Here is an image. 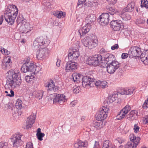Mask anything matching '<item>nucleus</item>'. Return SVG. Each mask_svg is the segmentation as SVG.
Wrapping results in <instances>:
<instances>
[{
  "instance_id": "nucleus-1",
  "label": "nucleus",
  "mask_w": 148,
  "mask_h": 148,
  "mask_svg": "<svg viewBox=\"0 0 148 148\" xmlns=\"http://www.w3.org/2000/svg\"><path fill=\"white\" fill-rule=\"evenodd\" d=\"M6 76V84L5 86L6 88H14L21 84V80L19 72L15 73L14 71L10 70L7 73Z\"/></svg>"
},
{
  "instance_id": "nucleus-2",
  "label": "nucleus",
  "mask_w": 148,
  "mask_h": 148,
  "mask_svg": "<svg viewBox=\"0 0 148 148\" xmlns=\"http://www.w3.org/2000/svg\"><path fill=\"white\" fill-rule=\"evenodd\" d=\"M82 42L84 46L92 49L97 46L98 40L97 37L92 34L85 37L82 40Z\"/></svg>"
},
{
  "instance_id": "nucleus-3",
  "label": "nucleus",
  "mask_w": 148,
  "mask_h": 148,
  "mask_svg": "<svg viewBox=\"0 0 148 148\" xmlns=\"http://www.w3.org/2000/svg\"><path fill=\"white\" fill-rule=\"evenodd\" d=\"M13 8H14L10 12L8 11L5 13L3 16L5 21L10 25L14 23L18 13V10L17 7L14 5Z\"/></svg>"
},
{
  "instance_id": "nucleus-4",
  "label": "nucleus",
  "mask_w": 148,
  "mask_h": 148,
  "mask_svg": "<svg viewBox=\"0 0 148 148\" xmlns=\"http://www.w3.org/2000/svg\"><path fill=\"white\" fill-rule=\"evenodd\" d=\"M36 66L33 63L27 62L24 63L21 68V71L23 73L31 72L36 73Z\"/></svg>"
},
{
  "instance_id": "nucleus-5",
  "label": "nucleus",
  "mask_w": 148,
  "mask_h": 148,
  "mask_svg": "<svg viewBox=\"0 0 148 148\" xmlns=\"http://www.w3.org/2000/svg\"><path fill=\"white\" fill-rule=\"evenodd\" d=\"M107 64L106 66L107 72L110 74L114 73L120 66V64L117 61L114 60L110 64Z\"/></svg>"
},
{
  "instance_id": "nucleus-6",
  "label": "nucleus",
  "mask_w": 148,
  "mask_h": 148,
  "mask_svg": "<svg viewBox=\"0 0 148 148\" xmlns=\"http://www.w3.org/2000/svg\"><path fill=\"white\" fill-rule=\"evenodd\" d=\"M83 86L85 88H88L90 87H92L95 84L94 79L88 76L83 77L82 78Z\"/></svg>"
},
{
  "instance_id": "nucleus-7",
  "label": "nucleus",
  "mask_w": 148,
  "mask_h": 148,
  "mask_svg": "<svg viewBox=\"0 0 148 148\" xmlns=\"http://www.w3.org/2000/svg\"><path fill=\"white\" fill-rule=\"evenodd\" d=\"M49 51L47 48H40L36 52L37 58L39 60H42L49 56Z\"/></svg>"
},
{
  "instance_id": "nucleus-8",
  "label": "nucleus",
  "mask_w": 148,
  "mask_h": 148,
  "mask_svg": "<svg viewBox=\"0 0 148 148\" xmlns=\"http://www.w3.org/2000/svg\"><path fill=\"white\" fill-rule=\"evenodd\" d=\"M22 136L21 134L17 133L11 136L10 139L14 147H17L20 145V143L22 142L21 139Z\"/></svg>"
},
{
  "instance_id": "nucleus-9",
  "label": "nucleus",
  "mask_w": 148,
  "mask_h": 148,
  "mask_svg": "<svg viewBox=\"0 0 148 148\" xmlns=\"http://www.w3.org/2000/svg\"><path fill=\"white\" fill-rule=\"evenodd\" d=\"M79 55V49H75L74 48L69 50L68 55L69 60L72 61L77 59Z\"/></svg>"
},
{
  "instance_id": "nucleus-10",
  "label": "nucleus",
  "mask_w": 148,
  "mask_h": 148,
  "mask_svg": "<svg viewBox=\"0 0 148 148\" xmlns=\"http://www.w3.org/2000/svg\"><path fill=\"white\" fill-rule=\"evenodd\" d=\"M67 101L66 97L63 94H58L54 97L53 102V103H57L61 105H63Z\"/></svg>"
},
{
  "instance_id": "nucleus-11",
  "label": "nucleus",
  "mask_w": 148,
  "mask_h": 148,
  "mask_svg": "<svg viewBox=\"0 0 148 148\" xmlns=\"http://www.w3.org/2000/svg\"><path fill=\"white\" fill-rule=\"evenodd\" d=\"M109 110L108 108L103 106L99 111L97 119L102 121H105L104 119L107 118Z\"/></svg>"
},
{
  "instance_id": "nucleus-12",
  "label": "nucleus",
  "mask_w": 148,
  "mask_h": 148,
  "mask_svg": "<svg viewBox=\"0 0 148 148\" xmlns=\"http://www.w3.org/2000/svg\"><path fill=\"white\" fill-rule=\"evenodd\" d=\"M110 17V15L108 13L102 14L99 17V23L103 26L108 25L109 22Z\"/></svg>"
},
{
  "instance_id": "nucleus-13",
  "label": "nucleus",
  "mask_w": 148,
  "mask_h": 148,
  "mask_svg": "<svg viewBox=\"0 0 148 148\" xmlns=\"http://www.w3.org/2000/svg\"><path fill=\"white\" fill-rule=\"evenodd\" d=\"M72 60H69L68 62L65 66V70L66 72H72L75 71L77 68V63Z\"/></svg>"
},
{
  "instance_id": "nucleus-14",
  "label": "nucleus",
  "mask_w": 148,
  "mask_h": 148,
  "mask_svg": "<svg viewBox=\"0 0 148 148\" xmlns=\"http://www.w3.org/2000/svg\"><path fill=\"white\" fill-rule=\"evenodd\" d=\"M141 49L138 47H131L128 51V53L131 56L138 57L141 55Z\"/></svg>"
},
{
  "instance_id": "nucleus-15",
  "label": "nucleus",
  "mask_w": 148,
  "mask_h": 148,
  "mask_svg": "<svg viewBox=\"0 0 148 148\" xmlns=\"http://www.w3.org/2000/svg\"><path fill=\"white\" fill-rule=\"evenodd\" d=\"M110 27L114 31H119L120 30L123 24L122 21L120 20H113L110 23Z\"/></svg>"
},
{
  "instance_id": "nucleus-16",
  "label": "nucleus",
  "mask_w": 148,
  "mask_h": 148,
  "mask_svg": "<svg viewBox=\"0 0 148 148\" xmlns=\"http://www.w3.org/2000/svg\"><path fill=\"white\" fill-rule=\"evenodd\" d=\"M2 66L4 69H10L12 65L11 57L7 56L2 61Z\"/></svg>"
},
{
  "instance_id": "nucleus-17",
  "label": "nucleus",
  "mask_w": 148,
  "mask_h": 148,
  "mask_svg": "<svg viewBox=\"0 0 148 148\" xmlns=\"http://www.w3.org/2000/svg\"><path fill=\"white\" fill-rule=\"evenodd\" d=\"M33 29L32 25H30L29 22H26L25 24L21 26L19 29V31L22 33H27Z\"/></svg>"
},
{
  "instance_id": "nucleus-18",
  "label": "nucleus",
  "mask_w": 148,
  "mask_h": 148,
  "mask_svg": "<svg viewBox=\"0 0 148 148\" xmlns=\"http://www.w3.org/2000/svg\"><path fill=\"white\" fill-rule=\"evenodd\" d=\"M36 40V41L38 42L41 46L44 45L47 46L50 43V40L46 36L38 37Z\"/></svg>"
},
{
  "instance_id": "nucleus-19",
  "label": "nucleus",
  "mask_w": 148,
  "mask_h": 148,
  "mask_svg": "<svg viewBox=\"0 0 148 148\" xmlns=\"http://www.w3.org/2000/svg\"><path fill=\"white\" fill-rule=\"evenodd\" d=\"M36 118V115L34 114H32L27 118L26 126L27 129H28L31 127L35 122Z\"/></svg>"
},
{
  "instance_id": "nucleus-20",
  "label": "nucleus",
  "mask_w": 148,
  "mask_h": 148,
  "mask_svg": "<svg viewBox=\"0 0 148 148\" xmlns=\"http://www.w3.org/2000/svg\"><path fill=\"white\" fill-rule=\"evenodd\" d=\"M36 118V115L34 114H32L27 118L26 126L27 129H28L31 127L35 122Z\"/></svg>"
},
{
  "instance_id": "nucleus-21",
  "label": "nucleus",
  "mask_w": 148,
  "mask_h": 148,
  "mask_svg": "<svg viewBox=\"0 0 148 148\" xmlns=\"http://www.w3.org/2000/svg\"><path fill=\"white\" fill-rule=\"evenodd\" d=\"M91 27L90 25H88L86 24L82 27L80 28L78 31V32L80 37L85 35L89 32L91 28Z\"/></svg>"
},
{
  "instance_id": "nucleus-22",
  "label": "nucleus",
  "mask_w": 148,
  "mask_h": 148,
  "mask_svg": "<svg viewBox=\"0 0 148 148\" xmlns=\"http://www.w3.org/2000/svg\"><path fill=\"white\" fill-rule=\"evenodd\" d=\"M95 61L97 66H99L101 67H105L106 64L102 62V58L100 55H95Z\"/></svg>"
},
{
  "instance_id": "nucleus-23",
  "label": "nucleus",
  "mask_w": 148,
  "mask_h": 148,
  "mask_svg": "<svg viewBox=\"0 0 148 148\" xmlns=\"http://www.w3.org/2000/svg\"><path fill=\"white\" fill-rule=\"evenodd\" d=\"M45 86L47 88V90L49 91L53 90L55 92L56 91L57 86H55L54 83L52 80H50L46 83Z\"/></svg>"
},
{
  "instance_id": "nucleus-24",
  "label": "nucleus",
  "mask_w": 148,
  "mask_h": 148,
  "mask_svg": "<svg viewBox=\"0 0 148 148\" xmlns=\"http://www.w3.org/2000/svg\"><path fill=\"white\" fill-rule=\"evenodd\" d=\"M140 59L144 64L148 65V49L143 52L140 55Z\"/></svg>"
},
{
  "instance_id": "nucleus-25",
  "label": "nucleus",
  "mask_w": 148,
  "mask_h": 148,
  "mask_svg": "<svg viewBox=\"0 0 148 148\" xmlns=\"http://www.w3.org/2000/svg\"><path fill=\"white\" fill-rule=\"evenodd\" d=\"M96 20V17L95 15L90 14L87 15L86 17L85 22L86 25L91 26V24L95 22Z\"/></svg>"
},
{
  "instance_id": "nucleus-26",
  "label": "nucleus",
  "mask_w": 148,
  "mask_h": 148,
  "mask_svg": "<svg viewBox=\"0 0 148 148\" xmlns=\"http://www.w3.org/2000/svg\"><path fill=\"white\" fill-rule=\"evenodd\" d=\"M106 123L105 121H102L98 119L97 121H95L93 123V126L98 129H100L104 126Z\"/></svg>"
},
{
  "instance_id": "nucleus-27",
  "label": "nucleus",
  "mask_w": 148,
  "mask_h": 148,
  "mask_svg": "<svg viewBox=\"0 0 148 148\" xmlns=\"http://www.w3.org/2000/svg\"><path fill=\"white\" fill-rule=\"evenodd\" d=\"M130 142L133 143L136 146L138 145L140 140L139 137H136L133 134H132L130 135Z\"/></svg>"
},
{
  "instance_id": "nucleus-28",
  "label": "nucleus",
  "mask_w": 148,
  "mask_h": 148,
  "mask_svg": "<svg viewBox=\"0 0 148 148\" xmlns=\"http://www.w3.org/2000/svg\"><path fill=\"white\" fill-rule=\"evenodd\" d=\"M95 55L92 57L88 58L86 61V64L90 66H97L95 61Z\"/></svg>"
},
{
  "instance_id": "nucleus-29",
  "label": "nucleus",
  "mask_w": 148,
  "mask_h": 148,
  "mask_svg": "<svg viewBox=\"0 0 148 148\" xmlns=\"http://www.w3.org/2000/svg\"><path fill=\"white\" fill-rule=\"evenodd\" d=\"M72 77L74 82L75 83H78L81 81L83 78V75L77 73H75L72 75Z\"/></svg>"
},
{
  "instance_id": "nucleus-30",
  "label": "nucleus",
  "mask_w": 148,
  "mask_h": 148,
  "mask_svg": "<svg viewBox=\"0 0 148 148\" xmlns=\"http://www.w3.org/2000/svg\"><path fill=\"white\" fill-rule=\"evenodd\" d=\"M137 112L136 111L133 110L126 116V117L129 120H132L136 118Z\"/></svg>"
},
{
  "instance_id": "nucleus-31",
  "label": "nucleus",
  "mask_w": 148,
  "mask_h": 148,
  "mask_svg": "<svg viewBox=\"0 0 148 148\" xmlns=\"http://www.w3.org/2000/svg\"><path fill=\"white\" fill-rule=\"evenodd\" d=\"M104 58L107 62L108 63V64H110L114 61V56L112 54L108 53L105 55Z\"/></svg>"
},
{
  "instance_id": "nucleus-32",
  "label": "nucleus",
  "mask_w": 148,
  "mask_h": 148,
  "mask_svg": "<svg viewBox=\"0 0 148 148\" xmlns=\"http://www.w3.org/2000/svg\"><path fill=\"white\" fill-rule=\"evenodd\" d=\"M134 3L132 1L128 4L127 7L124 8V10L126 12H132L134 9Z\"/></svg>"
},
{
  "instance_id": "nucleus-33",
  "label": "nucleus",
  "mask_w": 148,
  "mask_h": 148,
  "mask_svg": "<svg viewBox=\"0 0 148 148\" xmlns=\"http://www.w3.org/2000/svg\"><path fill=\"white\" fill-rule=\"evenodd\" d=\"M102 148H116L113 146L110 141L108 140L103 141Z\"/></svg>"
},
{
  "instance_id": "nucleus-34",
  "label": "nucleus",
  "mask_w": 148,
  "mask_h": 148,
  "mask_svg": "<svg viewBox=\"0 0 148 148\" xmlns=\"http://www.w3.org/2000/svg\"><path fill=\"white\" fill-rule=\"evenodd\" d=\"M74 147L75 148H86L87 145L84 142L80 140L75 144Z\"/></svg>"
},
{
  "instance_id": "nucleus-35",
  "label": "nucleus",
  "mask_w": 148,
  "mask_h": 148,
  "mask_svg": "<svg viewBox=\"0 0 148 148\" xmlns=\"http://www.w3.org/2000/svg\"><path fill=\"white\" fill-rule=\"evenodd\" d=\"M118 97V95L114 93L109 96L108 97L107 101L110 103L115 101Z\"/></svg>"
},
{
  "instance_id": "nucleus-36",
  "label": "nucleus",
  "mask_w": 148,
  "mask_h": 148,
  "mask_svg": "<svg viewBox=\"0 0 148 148\" xmlns=\"http://www.w3.org/2000/svg\"><path fill=\"white\" fill-rule=\"evenodd\" d=\"M121 17L123 20L127 21L131 19L130 15L127 13H123L121 15Z\"/></svg>"
},
{
  "instance_id": "nucleus-37",
  "label": "nucleus",
  "mask_w": 148,
  "mask_h": 148,
  "mask_svg": "<svg viewBox=\"0 0 148 148\" xmlns=\"http://www.w3.org/2000/svg\"><path fill=\"white\" fill-rule=\"evenodd\" d=\"M43 91L42 90L36 92L35 93L36 97L38 99H41L43 96Z\"/></svg>"
},
{
  "instance_id": "nucleus-38",
  "label": "nucleus",
  "mask_w": 148,
  "mask_h": 148,
  "mask_svg": "<svg viewBox=\"0 0 148 148\" xmlns=\"http://www.w3.org/2000/svg\"><path fill=\"white\" fill-rule=\"evenodd\" d=\"M108 9L111 11L110 12H109L108 13L111 16L114 15V14L117 13L118 12L116 9L112 7H109Z\"/></svg>"
},
{
  "instance_id": "nucleus-39",
  "label": "nucleus",
  "mask_w": 148,
  "mask_h": 148,
  "mask_svg": "<svg viewBox=\"0 0 148 148\" xmlns=\"http://www.w3.org/2000/svg\"><path fill=\"white\" fill-rule=\"evenodd\" d=\"M125 115L126 114L121 110L117 115L116 119L117 120H121L123 119L125 117Z\"/></svg>"
},
{
  "instance_id": "nucleus-40",
  "label": "nucleus",
  "mask_w": 148,
  "mask_h": 148,
  "mask_svg": "<svg viewBox=\"0 0 148 148\" xmlns=\"http://www.w3.org/2000/svg\"><path fill=\"white\" fill-rule=\"evenodd\" d=\"M44 8L47 10H49L51 8V4L49 2H45L43 3Z\"/></svg>"
},
{
  "instance_id": "nucleus-41",
  "label": "nucleus",
  "mask_w": 148,
  "mask_h": 148,
  "mask_svg": "<svg viewBox=\"0 0 148 148\" xmlns=\"http://www.w3.org/2000/svg\"><path fill=\"white\" fill-rule=\"evenodd\" d=\"M137 146L132 142H128L125 145V148H136Z\"/></svg>"
},
{
  "instance_id": "nucleus-42",
  "label": "nucleus",
  "mask_w": 148,
  "mask_h": 148,
  "mask_svg": "<svg viewBox=\"0 0 148 148\" xmlns=\"http://www.w3.org/2000/svg\"><path fill=\"white\" fill-rule=\"evenodd\" d=\"M140 6L141 8L145 7L148 9V1L147 0H142Z\"/></svg>"
},
{
  "instance_id": "nucleus-43",
  "label": "nucleus",
  "mask_w": 148,
  "mask_h": 148,
  "mask_svg": "<svg viewBox=\"0 0 148 148\" xmlns=\"http://www.w3.org/2000/svg\"><path fill=\"white\" fill-rule=\"evenodd\" d=\"M108 86V83L106 81H101L100 88L104 89L107 88Z\"/></svg>"
},
{
  "instance_id": "nucleus-44",
  "label": "nucleus",
  "mask_w": 148,
  "mask_h": 148,
  "mask_svg": "<svg viewBox=\"0 0 148 148\" xmlns=\"http://www.w3.org/2000/svg\"><path fill=\"white\" fill-rule=\"evenodd\" d=\"M125 95H131L134 92L135 89L133 88H131L129 89H126Z\"/></svg>"
},
{
  "instance_id": "nucleus-45",
  "label": "nucleus",
  "mask_w": 148,
  "mask_h": 148,
  "mask_svg": "<svg viewBox=\"0 0 148 148\" xmlns=\"http://www.w3.org/2000/svg\"><path fill=\"white\" fill-rule=\"evenodd\" d=\"M130 110V106L127 105L125 107L121 110L126 114Z\"/></svg>"
},
{
  "instance_id": "nucleus-46",
  "label": "nucleus",
  "mask_w": 148,
  "mask_h": 148,
  "mask_svg": "<svg viewBox=\"0 0 148 148\" xmlns=\"http://www.w3.org/2000/svg\"><path fill=\"white\" fill-rule=\"evenodd\" d=\"M33 78L34 77L33 76H27L25 77V80L27 82L32 83L33 82Z\"/></svg>"
},
{
  "instance_id": "nucleus-47",
  "label": "nucleus",
  "mask_w": 148,
  "mask_h": 148,
  "mask_svg": "<svg viewBox=\"0 0 148 148\" xmlns=\"http://www.w3.org/2000/svg\"><path fill=\"white\" fill-rule=\"evenodd\" d=\"M22 102L21 100L18 99L16 103V108L18 109L21 108L22 107Z\"/></svg>"
},
{
  "instance_id": "nucleus-48",
  "label": "nucleus",
  "mask_w": 148,
  "mask_h": 148,
  "mask_svg": "<svg viewBox=\"0 0 148 148\" xmlns=\"http://www.w3.org/2000/svg\"><path fill=\"white\" fill-rule=\"evenodd\" d=\"M146 22L145 19L144 18H139L136 20V22L137 24H144Z\"/></svg>"
},
{
  "instance_id": "nucleus-49",
  "label": "nucleus",
  "mask_w": 148,
  "mask_h": 148,
  "mask_svg": "<svg viewBox=\"0 0 148 148\" xmlns=\"http://www.w3.org/2000/svg\"><path fill=\"white\" fill-rule=\"evenodd\" d=\"M73 47V48H74L75 49H79V48L80 47V44L79 42L77 41H75L74 43Z\"/></svg>"
},
{
  "instance_id": "nucleus-50",
  "label": "nucleus",
  "mask_w": 148,
  "mask_h": 148,
  "mask_svg": "<svg viewBox=\"0 0 148 148\" xmlns=\"http://www.w3.org/2000/svg\"><path fill=\"white\" fill-rule=\"evenodd\" d=\"M45 135L44 133H43L36 134L38 139L40 141H41L43 140L42 138Z\"/></svg>"
},
{
  "instance_id": "nucleus-51",
  "label": "nucleus",
  "mask_w": 148,
  "mask_h": 148,
  "mask_svg": "<svg viewBox=\"0 0 148 148\" xmlns=\"http://www.w3.org/2000/svg\"><path fill=\"white\" fill-rule=\"evenodd\" d=\"M0 148H8V143L6 142H0Z\"/></svg>"
},
{
  "instance_id": "nucleus-52",
  "label": "nucleus",
  "mask_w": 148,
  "mask_h": 148,
  "mask_svg": "<svg viewBox=\"0 0 148 148\" xmlns=\"http://www.w3.org/2000/svg\"><path fill=\"white\" fill-rule=\"evenodd\" d=\"M0 51L3 54H4L5 55H8L10 54V52L8 51L7 50L4 48H1L0 49Z\"/></svg>"
},
{
  "instance_id": "nucleus-53",
  "label": "nucleus",
  "mask_w": 148,
  "mask_h": 148,
  "mask_svg": "<svg viewBox=\"0 0 148 148\" xmlns=\"http://www.w3.org/2000/svg\"><path fill=\"white\" fill-rule=\"evenodd\" d=\"M84 3L85 5L87 6L92 7V6L93 3L92 2L89 0H86Z\"/></svg>"
},
{
  "instance_id": "nucleus-54",
  "label": "nucleus",
  "mask_w": 148,
  "mask_h": 148,
  "mask_svg": "<svg viewBox=\"0 0 148 148\" xmlns=\"http://www.w3.org/2000/svg\"><path fill=\"white\" fill-rule=\"evenodd\" d=\"M33 45L34 47L36 49L39 48L41 46L38 42L36 41V39L34 42Z\"/></svg>"
},
{
  "instance_id": "nucleus-55",
  "label": "nucleus",
  "mask_w": 148,
  "mask_h": 148,
  "mask_svg": "<svg viewBox=\"0 0 148 148\" xmlns=\"http://www.w3.org/2000/svg\"><path fill=\"white\" fill-rule=\"evenodd\" d=\"M142 108L144 109H146L148 108V97L147 100H145L143 104Z\"/></svg>"
},
{
  "instance_id": "nucleus-56",
  "label": "nucleus",
  "mask_w": 148,
  "mask_h": 148,
  "mask_svg": "<svg viewBox=\"0 0 148 148\" xmlns=\"http://www.w3.org/2000/svg\"><path fill=\"white\" fill-rule=\"evenodd\" d=\"M140 127L138 126L137 124H135L134 125L133 130H134V132L135 133H137L139 131Z\"/></svg>"
},
{
  "instance_id": "nucleus-57",
  "label": "nucleus",
  "mask_w": 148,
  "mask_h": 148,
  "mask_svg": "<svg viewBox=\"0 0 148 148\" xmlns=\"http://www.w3.org/2000/svg\"><path fill=\"white\" fill-rule=\"evenodd\" d=\"M126 90L125 88H121L119 90L118 92L121 95H125Z\"/></svg>"
},
{
  "instance_id": "nucleus-58",
  "label": "nucleus",
  "mask_w": 148,
  "mask_h": 148,
  "mask_svg": "<svg viewBox=\"0 0 148 148\" xmlns=\"http://www.w3.org/2000/svg\"><path fill=\"white\" fill-rule=\"evenodd\" d=\"M99 147L100 145L99 142L95 141L93 148H99Z\"/></svg>"
},
{
  "instance_id": "nucleus-59",
  "label": "nucleus",
  "mask_w": 148,
  "mask_h": 148,
  "mask_svg": "<svg viewBox=\"0 0 148 148\" xmlns=\"http://www.w3.org/2000/svg\"><path fill=\"white\" fill-rule=\"evenodd\" d=\"M26 148H33L32 143L30 142H28L26 145Z\"/></svg>"
},
{
  "instance_id": "nucleus-60",
  "label": "nucleus",
  "mask_w": 148,
  "mask_h": 148,
  "mask_svg": "<svg viewBox=\"0 0 148 148\" xmlns=\"http://www.w3.org/2000/svg\"><path fill=\"white\" fill-rule=\"evenodd\" d=\"M23 21V18L22 16H17V21L19 23Z\"/></svg>"
},
{
  "instance_id": "nucleus-61",
  "label": "nucleus",
  "mask_w": 148,
  "mask_h": 148,
  "mask_svg": "<svg viewBox=\"0 0 148 148\" xmlns=\"http://www.w3.org/2000/svg\"><path fill=\"white\" fill-rule=\"evenodd\" d=\"M77 101H74L71 102L70 104V106L71 107H73L77 103Z\"/></svg>"
},
{
  "instance_id": "nucleus-62",
  "label": "nucleus",
  "mask_w": 148,
  "mask_h": 148,
  "mask_svg": "<svg viewBox=\"0 0 148 148\" xmlns=\"http://www.w3.org/2000/svg\"><path fill=\"white\" fill-rule=\"evenodd\" d=\"M101 81H96L95 82V84L96 86L98 88H100V87Z\"/></svg>"
},
{
  "instance_id": "nucleus-63",
  "label": "nucleus",
  "mask_w": 148,
  "mask_h": 148,
  "mask_svg": "<svg viewBox=\"0 0 148 148\" xmlns=\"http://www.w3.org/2000/svg\"><path fill=\"white\" fill-rule=\"evenodd\" d=\"M119 48V45L118 44H115L114 45L111 47V49L112 50L117 49Z\"/></svg>"
},
{
  "instance_id": "nucleus-64",
  "label": "nucleus",
  "mask_w": 148,
  "mask_h": 148,
  "mask_svg": "<svg viewBox=\"0 0 148 148\" xmlns=\"http://www.w3.org/2000/svg\"><path fill=\"white\" fill-rule=\"evenodd\" d=\"M63 15V12L61 11H58V16H57V18H60Z\"/></svg>"
}]
</instances>
